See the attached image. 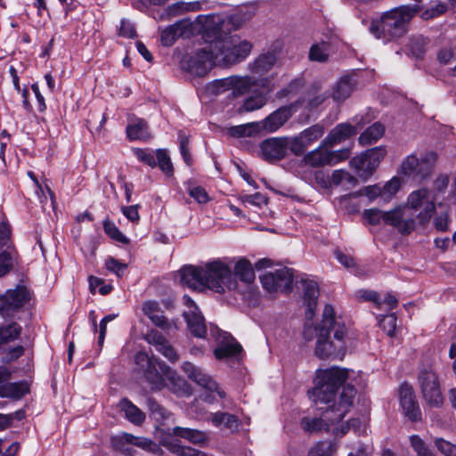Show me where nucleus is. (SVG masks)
<instances>
[{
  "label": "nucleus",
  "instance_id": "f257e3e1",
  "mask_svg": "<svg viewBox=\"0 0 456 456\" xmlns=\"http://www.w3.org/2000/svg\"><path fill=\"white\" fill-rule=\"evenodd\" d=\"M349 370L338 367L319 370L315 377V387L308 392L309 398L315 403H330L320 418L305 417L301 420L303 429L307 433L329 430L330 427L343 419L353 406L356 390L351 385L343 387L337 397L338 388L348 379Z\"/></svg>",
  "mask_w": 456,
  "mask_h": 456
},
{
  "label": "nucleus",
  "instance_id": "f03ea898",
  "mask_svg": "<svg viewBox=\"0 0 456 456\" xmlns=\"http://www.w3.org/2000/svg\"><path fill=\"white\" fill-rule=\"evenodd\" d=\"M181 282L195 290L211 289L225 293L237 288L231 266L222 259H216L204 265L184 266L180 270Z\"/></svg>",
  "mask_w": 456,
  "mask_h": 456
},
{
  "label": "nucleus",
  "instance_id": "7ed1b4c3",
  "mask_svg": "<svg viewBox=\"0 0 456 456\" xmlns=\"http://www.w3.org/2000/svg\"><path fill=\"white\" fill-rule=\"evenodd\" d=\"M315 330L317 331L316 356L325 359L342 357L345 354L346 328L344 323L335 319V312L331 305H325L322 321Z\"/></svg>",
  "mask_w": 456,
  "mask_h": 456
},
{
  "label": "nucleus",
  "instance_id": "20e7f679",
  "mask_svg": "<svg viewBox=\"0 0 456 456\" xmlns=\"http://www.w3.org/2000/svg\"><path fill=\"white\" fill-rule=\"evenodd\" d=\"M421 11L419 4H407L382 12L379 18L372 20L370 32L384 43L395 41L409 30L412 18Z\"/></svg>",
  "mask_w": 456,
  "mask_h": 456
},
{
  "label": "nucleus",
  "instance_id": "39448f33",
  "mask_svg": "<svg viewBox=\"0 0 456 456\" xmlns=\"http://www.w3.org/2000/svg\"><path fill=\"white\" fill-rule=\"evenodd\" d=\"M217 66L226 68L245 61L253 49V44L236 34H222L210 42Z\"/></svg>",
  "mask_w": 456,
  "mask_h": 456
},
{
  "label": "nucleus",
  "instance_id": "423d86ee",
  "mask_svg": "<svg viewBox=\"0 0 456 456\" xmlns=\"http://www.w3.org/2000/svg\"><path fill=\"white\" fill-rule=\"evenodd\" d=\"M396 208H404L406 218L412 221V232L416 228V218L420 224H425L430 220L436 211V204L430 199V192L427 188H421L411 192L407 198V203Z\"/></svg>",
  "mask_w": 456,
  "mask_h": 456
},
{
  "label": "nucleus",
  "instance_id": "0eeeda50",
  "mask_svg": "<svg viewBox=\"0 0 456 456\" xmlns=\"http://www.w3.org/2000/svg\"><path fill=\"white\" fill-rule=\"evenodd\" d=\"M404 208H394L389 211H381L379 208L365 209L362 213L364 220L371 225L383 223L397 229L402 234H409L412 232V221L406 218Z\"/></svg>",
  "mask_w": 456,
  "mask_h": 456
},
{
  "label": "nucleus",
  "instance_id": "6e6552de",
  "mask_svg": "<svg viewBox=\"0 0 456 456\" xmlns=\"http://www.w3.org/2000/svg\"><path fill=\"white\" fill-rule=\"evenodd\" d=\"M436 159L437 155L433 151L425 153L420 159L415 154H411L402 161L398 174L407 177L426 179L432 174Z\"/></svg>",
  "mask_w": 456,
  "mask_h": 456
},
{
  "label": "nucleus",
  "instance_id": "1a4fd4ad",
  "mask_svg": "<svg viewBox=\"0 0 456 456\" xmlns=\"http://www.w3.org/2000/svg\"><path fill=\"white\" fill-rule=\"evenodd\" d=\"M210 333L218 343L214 350L215 357L217 360L240 359L242 346L233 337L216 326H210Z\"/></svg>",
  "mask_w": 456,
  "mask_h": 456
},
{
  "label": "nucleus",
  "instance_id": "9d476101",
  "mask_svg": "<svg viewBox=\"0 0 456 456\" xmlns=\"http://www.w3.org/2000/svg\"><path fill=\"white\" fill-rule=\"evenodd\" d=\"M387 153L384 146L368 149L360 157L353 158L350 164L358 171L360 176L368 177L379 166Z\"/></svg>",
  "mask_w": 456,
  "mask_h": 456
},
{
  "label": "nucleus",
  "instance_id": "9b49d317",
  "mask_svg": "<svg viewBox=\"0 0 456 456\" xmlns=\"http://www.w3.org/2000/svg\"><path fill=\"white\" fill-rule=\"evenodd\" d=\"M31 298L30 291L25 286H17L0 296V315L11 317Z\"/></svg>",
  "mask_w": 456,
  "mask_h": 456
},
{
  "label": "nucleus",
  "instance_id": "f8f14e48",
  "mask_svg": "<svg viewBox=\"0 0 456 456\" xmlns=\"http://www.w3.org/2000/svg\"><path fill=\"white\" fill-rule=\"evenodd\" d=\"M419 383L423 396L428 405L438 407L443 403V396L437 376L432 370H421L419 375Z\"/></svg>",
  "mask_w": 456,
  "mask_h": 456
},
{
  "label": "nucleus",
  "instance_id": "ddd939ff",
  "mask_svg": "<svg viewBox=\"0 0 456 456\" xmlns=\"http://www.w3.org/2000/svg\"><path fill=\"white\" fill-rule=\"evenodd\" d=\"M134 362L139 371L145 377L151 389L160 390L165 386L163 376L156 369L153 359L144 352H139L134 356Z\"/></svg>",
  "mask_w": 456,
  "mask_h": 456
},
{
  "label": "nucleus",
  "instance_id": "4468645a",
  "mask_svg": "<svg viewBox=\"0 0 456 456\" xmlns=\"http://www.w3.org/2000/svg\"><path fill=\"white\" fill-rule=\"evenodd\" d=\"M214 66H217V61L210 44L195 53L188 61L190 72L199 77L207 75Z\"/></svg>",
  "mask_w": 456,
  "mask_h": 456
},
{
  "label": "nucleus",
  "instance_id": "2eb2a0df",
  "mask_svg": "<svg viewBox=\"0 0 456 456\" xmlns=\"http://www.w3.org/2000/svg\"><path fill=\"white\" fill-rule=\"evenodd\" d=\"M183 300L188 307V310L183 313V316L189 330L197 338H204L207 334V326L199 307L188 296H183Z\"/></svg>",
  "mask_w": 456,
  "mask_h": 456
},
{
  "label": "nucleus",
  "instance_id": "dca6fc26",
  "mask_svg": "<svg viewBox=\"0 0 456 456\" xmlns=\"http://www.w3.org/2000/svg\"><path fill=\"white\" fill-rule=\"evenodd\" d=\"M214 86L217 93L232 89L233 95L240 96L248 93L255 86V78L250 76H232L216 80Z\"/></svg>",
  "mask_w": 456,
  "mask_h": 456
},
{
  "label": "nucleus",
  "instance_id": "f3484780",
  "mask_svg": "<svg viewBox=\"0 0 456 456\" xmlns=\"http://www.w3.org/2000/svg\"><path fill=\"white\" fill-rule=\"evenodd\" d=\"M112 445L116 450L126 451L124 448L125 444H133L146 452L153 454H160L162 452L159 444L151 441V439L140 436H134L132 434L123 433L119 436H114L111 439Z\"/></svg>",
  "mask_w": 456,
  "mask_h": 456
},
{
  "label": "nucleus",
  "instance_id": "a211bd4d",
  "mask_svg": "<svg viewBox=\"0 0 456 456\" xmlns=\"http://www.w3.org/2000/svg\"><path fill=\"white\" fill-rule=\"evenodd\" d=\"M182 368L183 372L191 380L194 381L209 392L216 391L220 398L225 397L224 391L220 390L216 382L202 369L190 362H183Z\"/></svg>",
  "mask_w": 456,
  "mask_h": 456
},
{
  "label": "nucleus",
  "instance_id": "6ab92c4d",
  "mask_svg": "<svg viewBox=\"0 0 456 456\" xmlns=\"http://www.w3.org/2000/svg\"><path fill=\"white\" fill-rule=\"evenodd\" d=\"M399 401L404 415L411 421L419 420L421 418L420 408L416 401L412 387L403 383L399 387Z\"/></svg>",
  "mask_w": 456,
  "mask_h": 456
},
{
  "label": "nucleus",
  "instance_id": "aec40b11",
  "mask_svg": "<svg viewBox=\"0 0 456 456\" xmlns=\"http://www.w3.org/2000/svg\"><path fill=\"white\" fill-rule=\"evenodd\" d=\"M263 159L267 161H275L284 159L288 153V137H273L261 143Z\"/></svg>",
  "mask_w": 456,
  "mask_h": 456
},
{
  "label": "nucleus",
  "instance_id": "412c9836",
  "mask_svg": "<svg viewBox=\"0 0 456 456\" xmlns=\"http://www.w3.org/2000/svg\"><path fill=\"white\" fill-rule=\"evenodd\" d=\"M297 102L281 106L262 121V128L273 133L281 127L297 111Z\"/></svg>",
  "mask_w": 456,
  "mask_h": 456
},
{
  "label": "nucleus",
  "instance_id": "4be33fe9",
  "mask_svg": "<svg viewBox=\"0 0 456 456\" xmlns=\"http://www.w3.org/2000/svg\"><path fill=\"white\" fill-rule=\"evenodd\" d=\"M145 339L149 344L154 346L156 350L162 354L170 362H175L178 360V354L174 347L159 332L151 330L146 335Z\"/></svg>",
  "mask_w": 456,
  "mask_h": 456
},
{
  "label": "nucleus",
  "instance_id": "5701e85b",
  "mask_svg": "<svg viewBox=\"0 0 456 456\" xmlns=\"http://www.w3.org/2000/svg\"><path fill=\"white\" fill-rule=\"evenodd\" d=\"M357 133L355 126L349 123L337 125L324 138L322 145L333 147Z\"/></svg>",
  "mask_w": 456,
  "mask_h": 456
},
{
  "label": "nucleus",
  "instance_id": "b1692460",
  "mask_svg": "<svg viewBox=\"0 0 456 456\" xmlns=\"http://www.w3.org/2000/svg\"><path fill=\"white\" fill-rule=\"evenodd\" d=\"M191 31V23L187 20H179L167 27L160 35L161 44L165 46L172 45L180 37H184Z\"/></svg>",
  "mask_w": 456,
  "mask_h": 456
},
{
  "label": "nucleus",
  "instance_id": "393cba45",
  "mask_svg": "<svg viewBox=\"0 0 456 456\" xmlns=\"http://www.w3.org/2000/svg\"><path fill=\"white\" fill-rule=\"evenodd\" d=\"M142 311L155 326L162 330H167L170 327V323L165 317L159 302L155 300H147L143 302Z\"/></svg>",
  "mask_w": 456,
  "mask_h": 456
},
{
  "label": "nucleus",
  "instance_id": "a878e982",
  "mask_svg": "<svg viewBox=\"0 0 456 456\" xmlns=\"http://www.w3.org/2000/svg\"><path fill=\"white\" fill-rule=\"evenodd\" d=\"M277 57L275 53L268 52L260 54L254 61L248 64V70L253 74L262 75L274 66Z\"/></svg>",
  "mask_w": 456,
  "mask_h": 456
},
{
  "label": "nucleus",
  "instance_id": "bb28decb",
  "mask_svg": "<svg viewBox=\"0 0 456 456\" xmlns=\"http://www.w3.org/2000/svg\"><path fill=\"white\" fill-rule=\"evenodd\" d=\"M355 89V82L351 77H342L334 86L332 98L336 102H344Z\"/></svg>",
  "mask_w": 456,
  "mask_h": 456
},
{
  "label": "nucleus",
  "instance_id": "cd10ccee",
  "mask_svg": "<svg viewBox=\"0 0 456 456\" xmlns=\"http://www.w3.org/2000/svg\"><path fill=\"white\" fill-rule=\"evenodd\" d=\"M324 147L322 143L316 149L306 153L303 159L304 162L314 167L331 165L329 151L323 150Z\"/></svg>",
  "mask_w": 456,
  "mask_h": 456
},
{
  "label": "nucleus",
  "instance_id": "c85d7f7f",
  "mask_svg": "<svg viewBox=\"0 0 456 456\" xmlns=\"http://www.w3.org/2000/svg\"><path fill=\"white\" fill-rule=\"evenodd\" d=\"M172 434L175 436L186 439L194 444H203L207 441L206 434L197 429L175 427L172 428Z\"/></svg>",
  "mask_w": 456,
  "mask_h": 456
},
{
  "label": "nucleus",
  "instance_id": "c756f323",
  "mask_svg": "<svg viewBox=\"0 0 456 456\" xmlns=\"http://www.w3.org/2000/svg\"><path fill=\"white\" fill-rule=\"evenodd\" d=\"M210 420L215 427L224 425L227 429L232 431L238 430L240 426V420L235 415L224 411L212 413Z\"/></svg>",
  "mask_w": 456,
  "mask_h": 456
},
{
  "label": "nucleus",
  "instance_id": "7c9ffc66",
  "mask_svg": "<svg viewBox=\"0 0 456 456\" xmlns=\"http://www.w3.org/2000/svg\"><path fill=\"white\" fill-rule=\"evenodd\" d=\"M119 407L130 422L140 425L144 421V413L128 399H122L119 402Z\"/></svg>",
  "mask_w": 456,
  "mask_h": 456
},
{
  "label": "nucleus",
  "instance_id": "2f4dec72",
  "mask_svg": "<svg viewBox=\"0 0 456 456\" xmlns=\"http://www.w3.org/2000/svg\"><path fill=\"white\" fill-rule=\"evenodd\" d=\"M384 133V126L379 122H375L361 134L358 138L359 143L362 146L372 144L381 138Z\"/></svg>",
  "mask_w": 456,
  "mask_h": 456
},
{
  "label": "nucleus",
  "instance_id": "473e14b6",
  "mask_svg": "<svg viewBox=\"0 0 456 456\" xmlns=\"http://www.w3.org/2000/svg\"><path fill=\"white\" fill-rule=\"evenodd\" d=\"M126 134L129 140L146 141L151 138L149 127L143 119H137L134 124L128 125Z\"/></svg>",
  "mask_w": 456,
  "mask_h": 456
},
{
  "label": "nucleus",
  "instance_id": "72a5a7b5",
  "mask_svg": "<svg viewBox=\"0 0 456 456\" xmlns=\"http://www.w3.org/2000/svg\"><path fill=\"white\" fill-rule=\"evenodd\" d=\"M304 285V299L307 305V315L311 317L314 307L316 305V300L319 293L317 283L314 281H302Z\"/></svg>",
  "mask_w": 456,
  "mask_h": 456
},
{
  "label": "nucleus",
  "instance_id": "f704fd0d",
  "mask_svg": "<svg viewBox=\"0 0 456 456\" xmlns=\"http://www.w3.org/2000/svg\"><path fill=\"white\" fill-rule=\"evenodd\" d=\"M267 102L266 94L256 93L246 98L239 108V112H251L262 109Z\"/></svg>",
  "mask_w": 456,
  "mask_h": 456
},
{
  "label": "nucleus",
  "instance_id": "c9c22d12",
  "mask_svg": "<svg viewBox=\"0 0 456 456\" xmlns=\"http://www.w3.org/2000/svg\"><path fill=\"white\" fill-rule=\"evenodd\" d=\"M234 278L238 277L240 281L250 283L255 280V273L250 262L245 258L240 259L234 266Z\"/></svg>",
  "mask_w": 456,
  "mask_h": 456
},
{
  "label": "nucleus",
  "instance_id": "e433bc0d",
  "mask_svg": "<svg viewBox=\"0 0 456 456\" xmlns=\"http://www.w3.org/2000/svg\"><path fill=\"white\" fill-rule=\"evenodd\" d=\"M22 328L17 322L0 327V345L16 340L21 334Z\"/></svg>",
  "mask_w": 456,
  "mask_h": 456
},
{
  "label": "nucleus",
  "instance_id": "4c0bfd02",
  "mask_svg": "<svg viewBox=\"0 0 456 456\" xmlns=\"http://www.w3.org/2000/svg\"><path fill=\"white\" fill-rule=\"evenodd\" d=\"M337 452V444L330 441H320L314 444L307 456H333Z\"/></svg>",
  "mask_w": 456,
  "mask_h": 456
},
{
  "label": "nucleus",
  "instance_id": "58836bf2",
  "mask_svg": "<svg viewBox=\"0 0 456 456\" xmlns=\"http://www.w3.org/2000/svg\"><path fill=\"white\" fill-rule=\"evenodd\" d=\"M278 288L281 291L288 292L291 289L293 282L292 270L287 267L273 272Z\"/></svg>",
  "mask_w": 456,
  "mask_h": 456
},
{
  "label": "nucleus",
  "instance_id": "ea45409f",
  "mask_svg": "<svg viewBox=\"0 0 456 456\" xmlns=\"http://www.w3.org/2000/svg\"><path fill=\"white\" fill-rule=\"evenodd\" d=\"M28 392V387L26 383H11L5 387H0L1 397H12L19 399Z\"/></svg>",
  "mask_w": 456,
  "mask_h": 456
},
{
  "label": "nucleus",
  "instance_id": "a19ab883",
  "mask_svg": "<svg viewBox=\"0 0 456 456\" xmlns=\"http://www.w3.org/2000/svg\"><path fill=\"white\" fill-rule=\"evenodd\" d=\"M166 447L177 456H208L203 452L191 447L181 445L176 440L167 442Z\"/></svg>",
  "mask_w": 456,
  "mask_h": 456
},
{
  "label": "nucleus",
  "instance_id": "79ce46f5",
  "mask_svg": "<svg viewBox=\"0 0 456 456\" xmlns=\"http://www.w3.org/2000/svg\"><path fill=\"white\" fill-rule=\"evenodd\" d=\"M402 185L401 180L397 176L392 177L383 186H380L381 200L385 202L390 201L398 192Z\"/></svg>",
  "mask_w": 456,
  "mask_h": 456
},
{
  "label": "nucleus",
  "instance_id": "37998d69",
  "mask_svg": "<svg viewBox=\"0 0 456 456\" xmlns=\"http://www.w3.org/2000/svg\"><path fill=\"white\" fill-rule=\"evenodd\" d=\"M324 134V127L322 125L316 124L314 125L305 130H303L299 135L301 139L306 143L309 147L314 142L319 140Z\"/></svg>",
  "mask_w": 456,
  "mask_h": 456
},
{
  "label": "nucleus",
  "instance_id": "c03bdc74",
  "mask_svg": "<svg viewBox=\"0 0 456 456\" xmlns=\"http://www.w3.org/2000/svg\"><path fill=\"white\" fill-rule=\"evenodd\" d=\"M309 59L313 61L326 62L329 59V45L324 42L313 45L310 48Z\"/></svg>",
  "mask_w": 456,
  "mask_h": 456
},
{
  "label": "nucleus",
  "instance_id": "a18cd8bd",
  "mask_svg": "<svg viewBox=\"0 0 456 456\" xmlns=\"http://www.w3.org/2000/svg\"><path fill=\"white\" fill-rule=\"evenodd\" d=\"M359 197L356 191L343 195L339 198V203L348 214H355L360 210V204L356 201Z\"/></svg>",
  "mask_w": 456,
  "mask_h": 456
},
{
  "label": "nucleus",
  "instance_id": "49530a36",
  "mask_svg": "<svg viewBox=\"0 0 456 456\" xmlns=\"http://www.w3.org/2000/svg\"><path fill=\"white\" fill-rule=\"evenodd\" d=\"M156 158L158 159L157 166L160 168V170L165 173L167 176H172L174 173L173 164L167 151L162 149H159L155 152Z\"/></svg>",
  "mask_w": 456,
  "mask_h": 456
},
{
  "label": "nucleus",
  "instance_id": "de8ad7c7",
  "mask_svg": "<svg viewBox=\"0 0 456 456\" xmlns=\"http://www.w3.org/2000/svg\"><path fill=\"white\" fill-rule=\"evenodd\" d=\"M186 190L188 194L199 204H206L210 200V197L207 191L201 186L190 183H188Z\"/></svg>",
  "mask_w": 456,
  "mask_h": 456
},
{
  "label": "nucleus",
  "instance_id": "09e8293b",
  "mask_svg": "<svg viewBox=\"0 0 456 456\" xmlns=\"http://www.w3.org/2000/svg\"><path fill=\"white\" fill-rule=\"evenodd\" d=\"M409 439L416 456H436L418 435H412Z\"/></svg>",
  "mask_w": 456,
  "mask_h": 456
},
{
  "label": "nucleus",
  "instance_id": "8fccbe9b",
  "mask_svg": "<svg viewBox=\"0 0 456 456\" xmlns=\"http://www.w3.org/2000/svg\"><path fill=\"white\" fill-rule=\"evenodd\" d=\"M103 228L106 232L111 239L127 244L129 243V240L118 230V228L110 221H105L103 223Z\"/></svg>",
  "mask_w": 456,
  "mask_h": 456
},
{
  "label": "nucleus",
  "instance_id": "3c124183",
  "mask_svg": "<svg viewBox=\"0 0 456 456\" xmlns=\"http://www.w3.org/2000/svg\"><path fill=\"white\" fill-rule=\"evenodd\" d=\"M104 265L109 272L115 273L119 278L124 275L127 268L126 264L121 263L112 256L106 258Z\"/></svg>",
  "mask_w": 456,
  "mask_h": 456
},
{
  "label": "nucleus",
  "instance_id": "603ef678",
  "mask_svg": "<svg viewBox=\"0 0 456 456\" xmlns=\"http://www.w3.org/2000/svg\"><path fill=\"white\" fill-rule=\"evenodd\" d=\"M396 316L395 314L384 315L379 321V326L389 336L395 335L396 328Z\"/></svg>",
  "mask_w": 456,
  "mask_h": 456
},
{
  "label": "nucleus",
  "instance_id": "864d4df0",
  "mask_svg": "<svg viewBox=\"0 0 456 456\" xmlns=\"http://www.w3.org/2000/svg\"><path fill=\"white\" fill-rule=\"evenodd\" d=\"M133 151L141 162H143L151 167H155L157 166V162L155 160L156 156L152 151L135 148L133 149Z\"/></svg>",
  "mask_w": 456,
  "mask_h": 456
},
{
  "label": "nucleus",
  "instance_id": "5fc2aeb1",
  "mask_svg": "<svg viewBox=\"0 0 456 456\" xmlns=\"http://www.w3.org/2000/svg\"><path fill=\"white\" fill-rule=\"evenodd\" d=\"M13 266V254L11 251L4 250L0 253V277L8 273Z\"/></svg>",
  "mask_w": 456,
  "mask_h": 456
},
{
  "label": "nucleus",
  "instance_id": "6e6d98bb",
  "mask_svg": "<svg viewBox=\"0 0 456 456\" xmlns=\"http://www.w3.org/2000/svg\"><path fill=\"white\" fill-rule=\"evenodd\" d=\"M289 149L293 152L296 156H301L308 146L301 139V136L298 134L293 138H288Z\"/></svg>",
  "mask_w": 456,
  "mask_h": 456
},
{
  "label": "nucleus",
  "instance_id": "4d7b16f0",
  "mask_svg": "<svg viewBox=\"0 0 456 456\" xmlns=\"http://www.w3.org/2000/svg\"><path fill=\"white\" fill-rule=\"evenodd\" d=\"M435 445L444 456H456V446L450 442L443 438H436L435 440Z\"/></svg>",
  "mask_w": 456,
  "mask_h": 456
},
{
  "label": "nucleus",
  "instance_id": "13d9d810",
  "mask_svg": "<svg viewBox=\"0 0 456 456\" xmlns=\"http://www.w3.org/2000/svg\"><path fill=\"white\" fill-rule=\"evenodd\" d=\"M179 140H180V152L182 154V157H183L184 162L188 166H191L192 164V158L190 153L189 138L184 134L180 133Z\"/></svg>",
  "mask_w": 456,
  "mask_h": 456
},
{
  "label": "nucleus",
  "instance_id": "bf43d9fd",
  "mask_svg": "<svg viewBox=\"0 0 456 456\" xmlns=\"http://www.w3.org/2000/svg\"><path fill=\"white\" fill-rule=\"evenodd\" d=\"M437 60L443 65L450 64L452 61H456V49L445 47L437 53Z\"/></svg>",
  "mask_w": 456,
  "mask_h": 456
},
{
  "label": "nucleus",
  "instance_id": "052dcab7",
  "mask_svg": "<svg viewBox=\"0 0 456 456\" xmlns=\"http://www.w3.org/2000/svg\"><path fill=\"white\" fill-rule=\"evenodd\" d=\"M447 11V5L444 3H439L436 6L427 9L421 13V18L429 20L438 17Z\"/></svg>",
  "mask_w": 456,
  "mask_h": 456
},
{
  "label": "nucleus",
  "instance_id": "680f3d73",
  "mask_svg": "<svg viewBox=\"0 0 456 456\" xmlns=\"http://www.w3.org/2000/svg\"><path fill=\"white\" fill-rule=\"evenodd\" d=\"M260 279L263 287L269 292L280 290L273 272L265 273Z\"/></svg>",
  "mask_w": 456,
  "mask_h": 456
},
{
  "label": "nucleus",
  "instance_id": "e2e57ef3",
  "mask_svg": "<svg viewBox=\"0 0 456 456\" xmlns=\"http://www.w3.org/2000/svg\"><path fill=\"white\" fill-rule=\"evenodd\" d=\"M357 192L360 197L364 195L370 201L376 200L379 197L381 199L380 185H379V184L365 186L364 188L358 191Z\"/></svg>",
  "mask_w": 456,
  "mask_h": 456
},
{
  "label": "nucleus",
  "instance_id": "0e129e2a",
  "mask_svg": "<svg viewBox=\"0 0 456 456\" xmlns=\"http://www.w3.org/2000/svg\"><path fill=\"white\" fill-rule=\"evenodd\" d=\"M255 86L260 87L263 90H265V92H263V93L266 94V95H267L269 93L273 92L275 88V84L273 82V77L269 76V77H260L257 79L255 78Z\"/></svg>",
  "mask_w": 456,
  "mask_h": 456
},
{
  "label": "nucleus",
  "instance_id": "69168bd1",
  "mask_svg": "<svg viewBox=\"0 0 456 456\" xmlns=\"http://www.w3.org/2000/svg\"><path fill=\"white\" fill-rule=\"evenodd\" d=\"M344 180H346L348 182H353L355 179L347 172L342 169L335 170L332 173L331 178H330V183L334 185L340 184Z\"/></svg>",
  "mask_w": 456,
  "mask_h": 456
},
{
  "label": "nucleus",
  "instance_id": "338daca9",
  "mask_svg": "<svg viewBox=\"0 0 456 456\" xmlns=\"http://www.w3.org/2000/svg\"><path fill=\"white\" fill-rule=\"evenodd\" d=\"M334 255H335L336 258L338 259V261L342 265H344L346 268L349 269V268L354 267V265H355L354 259L351 256L346 255L339 249H336L334 251Z\"/></svg>",
  "mask_w": 456,
  "mask_h": 456
},
{
  "label": "nucleus",
  "instance_id": "774afa93",
  "mask_svg": "<svg viewBox=\"0 0 456 456\" xmlns=\"http://www.w3.org/2000/svg\"><path fill=\"white\" fill-rule=\"evenodd\" d=\"M119 35L125 37L134 38L136 36V30L131 22L122 20Z\"/></svg>",
  "mask_w": 456,
  "mask_h": 456
}]
</instances>
